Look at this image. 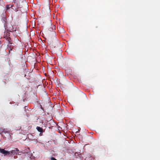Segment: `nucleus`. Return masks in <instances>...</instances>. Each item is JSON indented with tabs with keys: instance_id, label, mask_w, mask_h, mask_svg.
Here are the masks:
<instances>
[{
	"instance_id": "423d86ee",
	"label": "nucleus",
	"mask_w": 160,
	"mask_h": 160,
	"mask_svg": "<svg viewBox=\"0 0 160 160\" xmlns=\"http://www.w3.org/2000/svg\"><path fill=\"white\" fill-rule=\"evenodd\" d=\"M12 7L10 4L7 5L6 6V8L7 9V10H8L11 8Z\"/></svg>"
},
{
	"instance_id": "6e6552de",
	"label": "nucleus",
	"mask_w": 160,
	"mask_h": 160,
	"mask_svg": "<svg viewBox=\"0 0 160 160\" xmlns=\"http://www.w3.org/2000/svg\"><path fill=\"white\" fill-rule=\"evenodd\" d=\"M0 2H3V1H2V0H0Z\"/></svg>"
},
{
	"instance_id": "1a4fd4ad",
	"label": "nucleus",
	"mask_w": 160,
	"mask_h": 160,
	"mask_svg": "<svg viewBox=\"0 0 160 160\" xmlns=\"http://www.w3.org/2000/svg\"><path fill=\"white\" fill-rule=\"evenodd\" d=\"M14 1H15V0H14Z\"/></svg>"
},
{
	"instance_id": "f03ea898",
	"label": "nucleus",
	"mask_w": 160,
	"mask_h": 160,
	"mask_svg": "<svg viewBox=\"0 0 160 160\" xmlns=\"http://www.w3.org/2000/svg\"><path fill=\"white\" fill-rule=\"evenodd\" d=\"M36 129L38 131L40 132L39 135L42 136V133L43 132V129L42 128H41L37 126L36 128Z\"/></svg>"
},
{
	"instance_id": "7ed1b4c3",
	"label": "nucleus",
	"mask_w": 160,
	"mask_h": 160,
	"mask_svg": "<svg viewBox=\"0 0 160 160\" xmlns=\"http://www.w3.org/2000/svg\"><path fill=\"white\" fill-rule=\"evenodd\" d=\"M56 26L55 25H53L50 28H49L48 29V32H52L55 34V32L54 30L55 29Z\"/></svg>"
},
{
	"instance_id": "39448f33",
	"label": "nucleus",
	"mask_w": 160,
	"mask_h": 160,
	"mask_svg": "<svg viewBox=\"0 0 160 160\" xmlns=\"http://www.w3.org/2000/svg\"><path fill=\"white\" fill-rule=\"evenodd\" d=\"M2 22L4 25L6 24L7 22V18L6 17H4L2 19Z\"/></svg>"
},
{
	"instance_id": "0eeeda50",
	"label": "nucleus",
	"mask_w": 160,
	"mask_h": 160,
	"mask_svg": "<svg viewBox=\"0 0 160 160\" xmlns=\"http://www.w3.org/2000/svg\"><path fill=\"white\" fill-rule=\"evenodd\" d=\"M51 160H57L55 158L52 157L51 158Z\"/></svg>"
},
{
	"instance_id": "20e7f679",
	"label": "nucleus",
	"mask_w": 160,
	"mask_h": 160,
	"mask_svg": "<svg viewBox=\"0 0 160 160\" xmlns=\"http://www.w3.org/2000/svg\"><path fill=\"white\" fill-rule=\"evenodd\" d=\"M18 149L17 148H15L13 150L11 151V153L14 155L15 154H17L18 153Z\"/></svg>"
},
{
	"instance_id": "f257e3e1",
	"label": "nucleus",
	"mask_w": 160,
	"mask_h": 160,
	"mask_svg": "<svg viewBox=\"0 0 160 160\" xmlns=\"http://www.w3.org/2000/svg\"><path fill=\"white\" fill-rule=\"evenodd\" d=\"M0 152L1 153L4 155H9L10 154V152L8 151H6L4 150L3 149L0 148Z\"/></svg>"
}]
</instances>
